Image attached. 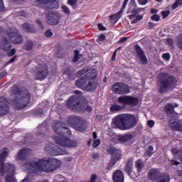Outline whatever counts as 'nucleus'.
<instances>
[{"label": "nucleus", "mask_w": 182, "mask_h": 182, "mask_svg": "<svg viewBox=\"0 0 182 182\" xmlns=\"http://www.w3.org/2000/svg\"><path fill=\"white\" fill-rule=\"evenodd\" d=\"M108 154L112 156L111 160L108 164L109 167H113L120 159H122V151L113 146H110L107 149Z\"/></svg>", "instance_id": "nucleus-10"}, {"label": "nucleus", "mask_w": 182, "mask_h": 182, "mask_svg": "<svg viewBox=\"0 0 182 182\" xmlns=\"http://www.w3.org/2000/svg\"><path fill=\"white\" fill-rule=\"evenodd\" d=\"M123 109H124V107L114 103L110 107L109 110L113 113H116L117 112H120V110H123Z\"/></svg>", "instance_id": "nucleus-33"}, {"label": "nucleus", "mask_w": 182, "mask_h": 182, "mask_svg": "<svg viewBox=\"0 0 182 182\" xmlns=\"http://www.w3.org/2000/svg\"><path fill=\"white\" fill-rule=\"evenodd\" d=\"M166 43L169 46H174V40H173V38H168Z\"/></svg>", "instance_id": "nucleus-52"}, {"label": "nucleus", "mask_w": 182, "mask_h": 182, "mask_svg": "<svg viewBox=\"0 0 182 182\" xmlns=\"http://www.w3.org/2000/svg\"><path fill=\"white\" fill-rule=\"evenodd\" d=\"M37 129L38 130H40V132L37 133V135L41 136V137H45V136L49 133V129L43 124L38 126Z\"/></svg>", "instance_id": "nucleus-28"}, {"label": "nucleus", "mask_w": 182, "mask_h": 182, "mask_svg": "<svg viewBox=\"0 0 182 182\" xmlns=\"http://www.w3.org/2000/svg\"><path fill=\"white\" fill-rule=\"evenodd\" d=\"M117 54V50H114L113 53V55L112 56L111 60H112V61L116 60Z\"/></svg>", "instance_id": "nucleus-61"}, {"label": "nucleus", "mask_w": 182, "mask_h": 182, "mask_svg": "<svg viewBox=\"0 0 182 182\" xmlns=\"http://www.w3.org/2000/svg\"><path fill=\"white\" fill-rule=\"evenodd\" d=\"M6 174H11V175H7L6 176V182H18V181H16L15 179V178L13 176L14 173H6Z\"/></svg>", "instance_id": "nucleus-36"}, {"label": "nucleus", "mask_w": 182, "mask_h": 182, "mask_svg": "<svg viewBox=\"0 0 182 182\" xmlns=\"http://www.w3.org/2000/svg\"><path fill=\"white\" fill-rule=\"evenodd\" d=\"M134 50L136 53L138 59H139L140 64L142 65H147L149 60L147 59V56H146V53H144V50H143V48H141L139 44H136L134 46Z\"/></svg>", "instance_id": "nucleus-16"}, {"label": "nucleus", "mask_w": 182, "mask_h": 182, "mask_svg": "<svg viewBox=\"0 0 182 182\" xmlns=\"http://www.w3.org/2000/svg\"><path fill=\"white\" fill-rule=\"evenodd\" d=\"M123 15V11L120 10L118 12L115 13L114 14H112L109 16V19H110V23H117V22L119 21V19H120V18H122Z\"/></svg>", "instance_id": "nucleus-26"}, {"label": "nucleus", "mask_w": 182, "mask_h": 182, "mask_svg": "<svg viewBox=\"0 0 182 182\" xmlns=\"http://www.w3.org/2000/svg\"><path fill=\"white\" fill-rule=\"evenodd\" d=\"M97 180V175H96V173H92L90 176V182H96Z\"/></svg>", "instance_id": "nucleus-51"}, {"label": "nucleus", "mask_w": 182, "mask_h": 182, "mask_svg": "<svg viewBox=\"0 0 182 182\" xmlns=\"http://www.w3.org/2000/svg\"><path fill=\"white\" fill-rule=\"evenodd\" d=\"M154 154V147L153 146H149L148 149L145 151V155L148 157H151Z\"/></svg>", "instance_id": "nucleus-35"}, {"label": "nucleus", "mask_w": 182, "mask_h": 182, "mask_svg": "<svg viewBox=\"0 0 182 182\" xmlns=\"http://www.w3.org/2000/svg\"><path fill=\"white\" fill-rule=\"evenodd\" d=\"M134 167L136 169V171L139 174L144 171V168H146V163L141 159H138L135 161Z\"/></svg>", "instance_id": "nucleus-23"}, {"label": "nucleus", "mask_w": 182, "mask_h": 182, "mask_svg": "<svg viewBox=\"0 0 182 182\" xmlns=\"http://www.w3.org/2000/svg\"><path fill=\"white\" fill-rule=\"evenodd\" d=\"M44 36H46V38H52V36H53V33L50 29H48L44 32Z\"/></svg>", "instance_id": "nucleus-42"}, {"label": "nucleus", "mask_w": 182, "mask_h": 182, "mask_svg": "<svg viewBox=\"0 0 182 182\" xmlns=\"http://www.w3.org/2000/svg\"><path fill=\"white\" fill-rule=\"evenodd\" d=\"M112 90L115 95H129L130 86L124 82H118L112 86Z\"/></svg>", "instance_id": "nucleus-11"}, {"label": "nucleus", "mask_w": 182, "mask_h": 182, "mask_svg": "<svg viewBox=\"0 0 182 182\" xmlns=\"http://www.w3.org/2000/svg\"><path fill=\"white\" fill-rule=\"evenodd\" d=\"M45 150L48 154H51V156H63L65 154H69L66 149H60L54 144L47 145L45 147Z\"/></svg>", "instance_id": "nucleus-14"}, {"label": "nucleus", "mask_w": 182, "mask_h": 182, "mask_svg": "<svg viewBox=\"0 0 182 182\" xmlns=\"http://www.w3.org/2000/svg\"><path fill=\"white\" fill-rule=\"evenodd\" d=\"M8 73H6V70H4L2 71L1 73H0V79H2V77H4V76H6Z\"/></svg>", "instance_id": "nucleus-62"}, {"label": "nucleus", "mask_w": 182, "mask_h": 182, "mask_svg": "<svg viewBox=\"0 0 182 182\" xmlns=\"http://www.w3.org/2000/svg\"><path fill=\"white\" fill-rule=\"evenodd\" d=\"M11 93L10 102L16 110H22L31 103V92L28 89L22 90L19 85L16 84L11 87Z\"/></svg>", "instance_id": "nucleus-3"}, {"label": "nucleus", "mask_w": 182, "mask_h": 182, "mask_svg": "<svg viewBox=\"0 0 182 182\" xmlns=\"http://www.w3.org/2000/svg\"><path fill=\"white\" fill-rule=\"evenodd\" d=\"M163 59H165L166 60L168 61L170 60V53H166L162 55Z\"/></svg>", "instance_id": "nucleus-53"}, {"label": "nucleus", "mask_w": 182, "mask_h": 182, "mask_svg": "<svg viewBox=\"0 0 182 182\" xmlns=\"http://www.w3.org/2000/svg\"><path fill=\"white\" fill-rule=\"evenodd\" d=\"M147 125L149 127H153L154 126V122L153 120H148Z\"/></svg>", "instance_id": "nucleus-60"}, {"label": "nucleus", "mask_w": 182, "mask_h": 182, "mask_svg": "<svg viewBox=\"0 0 182 182\" xmlns=\"http://www.w3.org/2000/svg\"><path fill=\"white\" fill-rule=\"evenodd\" d=\"M97 82L90 81L88 82V84L86 85L85 90H87V92L96 90V89H97Z\"/></svg>", "instance_id": "nucleus-31"}, {"label": "nucleus", "mask_w": 182, "mask_h": 182, "mask_svg": "<svg viewBox=\"0 0 182 182\" xmlns=\"http://www.w3.org/2000/svg\"><path fill=\"white\" fill-rule=\"evenodd\" d=\"M61 9L63 10V12L66 15H70V10L69 9V7L68 6L63 5L61 6Z\"/></svg>", "instance_id": "nucleus-40"}, {"label": "nucleus", "mask_w": 182, "mask_h": 182, "mask_svg": "<svg viewBox=\"0 0 182 182\" xmlns=\"http://www.w3.org/2000/svg\"><path fill=\"white\" fill-rule=\"evenodd\" d=\"M87 71L85 69L80 70L77 72V76H83V75H86Z\"/></svg>", "instance_id": "nucleus-50"}, {"label": "nucleus", "mask_w": 182, "mask_h": 182, "mask_svg": "<svg viewBox=\"0 0 182 182\" xmlns=\"http://www.w3.org/2000/svg\"><path fill=\"white\" fill-rule=\"evenodd\" d=\"M6 12L5 4H4V0H0V13Z\"/></svg>", "instance_id": "nucleus-41"}, {"label": "nucleus", "mask_w": 182, "mask_h": 182, "mask_svg": "<svg viewBox=\"0 0 182 182\" xmlns=\"http://www.w3.org/2000/svg\"><path fill=\"white\" fill-rule=\"evenodd\" d=\"M46 19L48 25L56 26L60 22V14L58 13V11H50L47 14Z\"/></svg>", "instance_id": "nucleus-15"}, {"label": "nucleus", "mask_w": 182, "mask_h": 182, "mask_svg": "<svg viewBox=\"0 0 182 182\" xmlns=\"http://www.w3.org/2000/svg\"><path fill=\"white\" fill-rule=\"evenodd\" d=\"M87 80H95L97 77V71L96 70H92L90 73L85 75Z\"/></svg>", "instance_id": "nucleus-32"}, {"label": "nucleus", "mask_w": 182, "mask_h": 182, "mask_svg": "<svg viewBox=\"0 0 182 182\" xmlns=\"http://www.w3.org/2000/svg\"><path fill=\"white\" fill-rule=\"evenodd\" d=\"M48 75H49L48 65L45 63H39L35 70L36 80H45Z\"/></svg>", "instance_id": "nucleus-9"}, {"label": "nucleus", "mask_w": 182, "mask_h": 182, "mask_svg": "<svg viewBox=\"0 0 182 182\" xmlns=\"http://www.w3.org/2000/svg\"><path fill=\"white\" fill-rule=\"evenodd\" d=\"M161 15H162L163 19H166V18H167V16H168L170 15V11H168V10L162 11H161Z\"/></svg>", "instance_id": "nucleus-46"}, {"label": "nucleus", "mask_w": 182, "mask_h": 182, "mask_svg": "<svg viewBox=\"0 0 182 182\" xmlns=\"http://www.w3.org/2000/svg\"><path fill=\"white\" fill-rule=\"evenodd\" d=\"M8 156V151H4L0 154V176H5L6 173L14 174L15 173V165L12 164H6L5 160Z\"/></svg>", "instance_id": "nucleus-7"}, {"label": "nucleus", "mask_w": 182, "mask_h": 182, "mask_svg": "<svg viewBox=\"0 0 182 182\" xmlns=\"http://www.w3.org/2000/svg\"><path fill=\"white\" fill-rule=\"evenodd\" d=\"M141 11V9H134L132 11V14H133V16L138 15V14Z\"/></svg>", "instance_id": "nucleus-55"}, {"label": "nucleus", "mask_w": 182, "mask_h": 182, "mask_svg": "<svg viewBox=\"0 0 182 182\" xmlns=\"http://www.w3.org/2000/svg\"><path fill=\"white\" fill-rule=\"evenodd\" d=\"M98 39L101 42H105V41H106V36H105V34H100V36L98 37Z\"/></svg>", "instance_id": "nucleus-57"}, {"label": "nucleus", "mask_w": 182, "mask_h": 182, "mask_svg": "<svg viewBox=\"0 0 182 182\" xmlns=\"http://www.w3.org/2000/svg\"><path fill=\"white\" fill-rule=\"evenodd\" d=\"M134 138V136L132 134H124L118 137V141H120V143H126V141H129V140H132V139Z\"/></svg>", "instance_id": "nucleus-29"}, {"label": "nucleus", "mask_w": 182, "mask_h": 182, "mask_svg": "<svg viewBox=\"0 0 182 182\" xmlns=\"http://www.w3.org/2000/svg\"><path fill=\"white\" fill-rule=\"evenodd\" d=\"M31 150L28 148H23L18 152L16 156L18 160L25 161L29 154H31Z\"/></svg>", "instance_id": "nucleus-21"}, {"label": "nucleus", "mask_w": 182, "mask_h": 182, "mask_svg": "<svg viewBox=\"0 0 182 182\" xmlns=\"http://www.w3.org/2000/svg\"><path fill=\"white\" fill-rule=\"evenodd\" d=\"M151 19L152 21H155L156 22H159L160 21V16L159 14H154L151 17Z\"/></svg>", "instance_id": "nucleus-48"}, {"label": "nucleus", "mask_w": 182, "mask_h": 182, "mask_svg": "<svg viewBox=\"0 0 182 182\" xmlns=\"http://www.w3.org/2000/svg\"><path fill=\"white\" fill-rule=\"evenodd\" d=\"M22 28L23 31H25V32H27L28 33H35V32L36 31V28H35V26L28 23H23Z\"/></svg>", "instance_id": "nucleus-27"}, {"label": "nucleus", "mask_w": 182, "mask_h": 182, "mask_svg": "<svg viewBox=\"0 0 182 182\" xmlns=\"http://www.w3.org/2000/svg\"><path fill=\"white\" fill-rule=\"evenodd\" d=\"M112 180L114 182H124V173L121 170H117L113 173Z\"/></svg>", "instance_id": "nucleus-22"}, {"label": "nucleus", "mask_w": 182, "mask_h": 182, "mask_svg": "<svg viewBox=\"0 0 182 182\" xmlns=\"http://www.w3.org/2000/svg\"><path fill=\"white\" fill-rule=\"evenodd\" d=\"M87 82V78L84 75L75 81V85L77 86L79 89L85 90Z\"/></svg>", "instance_id": "nucleus-24"}, {"label": "nucleus", "mask_w": 182, "mask_h": 182, "mask_svg": "<svg viewBox=\"0 0 182 182\" xmlns=\"http://www.w3.org/2000/svg\"><path fill=\"white\" fill-rule=\"evenodd\" d=\"M1 50L4 52H9L12 49V43L8 41L6 38H3L1 40Z\"/></svg>", "instance_id": "nucleus-25"}, {"label": "nucleus", "mask_w": 182, "mask_h": 182, "mask_svg": "<svg viewBox=\"0 0 182 182\" xmlns=\"http://www.w3.org/2000/svg\"><path fill=\"white\" fill-rule=\"evenodd\" d=\"M18 58V55H14L11 59H10L6 64L5 66H8L9 65H11V63H14L15 60H16V58Z\"/></svg>", "instance_id": "nucleus-47"}, {"label": "nucleus", "mask_w": 182, "mask_h": 182, "mask_svg": "<svg viewBox=\"0 0 182 182\" xmlns=\"http://www.w3.org/2000/svg\"><path fill=\"white\" fill-rule=\"evenodd\" d=\"M23 48L24 50H26V52L32 50V49H33V43L31 41L26 42L23 46Z\"/></svg>", "instance_id": "nucleus-34"}, {"label": "nucleus", "mask_w": 182, "mask_h": 182, "mask_svg": "<svg viewBox=\"0 0 182 182\" xmlns=\"http://www.w3.org/2000/svg\"><path fill=\"white\" fill-rule=\"evenodd\" d=\"M176 41L178 47L182 50V34L178 36Z\"/></svg>", "instance_id": "nucleus-39"}, {"label": "nucleus", "mask_w": 182, "mask_h": 182, "mask_svg": "<svg viewBox=\"0 0 182 182\" xmlns=\"http://www.w3.org/2000/svg\"><path fill=\"white\" fill-rule=\"evenodd\" d=\"M37 2L38 4H43V5H49L48 7H46V11H48V9H59L58 0H37Z\"/></svg>", "instance_id": "nucleus-19"}, {"label": "nucleus", "mask_w": 182, "mask_h": 182, "mask_svg": "<svg viewBox=\"0 0 182 182\" xmlns=\"http://www.w3.org/2000/svg\"><path fill=\"white\" fill-rule=\"evenodd\" d=\"M36 23H38V25H39V26H41V29L43 31V29H45V26H43V24L42 23V21H41L39 18H38L36 21Z\"/></svg>", "instance_id": "nucleus-56"}, {"label": "nucleus", "mask_w": 182, "mask_h": 182, "mask_svg": "<svg viewBox=\"0 0 182 182\" xmlns=\"http://www.w3.org/2000/svg\"><path fill=\"white\" fill-rule=\"evenodd\" d=\"M11 103L5 97H0V117L6 116L9 113Z\"/></svg>", "instance_id": "nucleus-17"}, {"label": "nucleus", "mask_w": 182, "mask_h": 182, "mask_svg": "<svg viewBox=\"0 0 182 182\" xmlns=\"http://www.w3.org/2000/svg\"><path fill=\"white\" fill-rule=\"evenodd\" d=\"M151 14L156 15L159 12V10L157 9H151Z\"/></svg>", "instance_id": "nucleus-63"}, {"label": "nucleus", "mask_w": 182, "mask_h": 182, "mask_svg": "<svg viewBox=\"0 0 182 182\" xmlns=\"http://www.w3.org/2000/svg\"><path fill=\"white\" fill-rule=\"evenodd\" d=\"M62 161L55 158H43L38 161H31L25 164V167L33 174L38 173H52L60 168Z\"/></svg>", "instance_id": "nucleus-1"}, {"label": "nucleus", "mask_w": 182, "mask_h": 182, "mask_svg": "<svg viewBox=\"0 0 182 182\" xmlns=\"http://www.w3.org/2000/svg\"><path fill=\"white\" fill-rule=\"evenodd\" d=\"M171 127L174 132H182V122L176 121L171 123Z\"/></svg>", "instance_id": "nucleus-30"}, {"label": "nucleus", "mask_w": 182, "mask_h": 182, "mask_svg": "<svg viewBox=\"0 0 182 182\" xmlns=\"http://www.w3.org/2000/svg\"><path fill=\"white\" fill-rule=\"evenodd\" d=\"M102 119H103V115H102V114H98V115L96 116L95 120H96L97 122H100V121H102Z\"/></svg>", "instance_id": "nucleus-59"}, {"label": "nucleus", "mask_w": 182, "mask_h": 182, "mask_svg": "<svg viewBox=\"0 0 182 182\" xmlns=\"http://www.w3.org/2000/svg\"><path fill=\"white\" fill-rule=\"evenodd\" d=\"M7 36L14 45H21L23 42V36L21 35V32L16 28H10L7 32Z\"/></svg>", "instance_id": "nucleus-12"}, {"label": "nucleus", "mask_w": 182, "mask_h": 182, "mask_svg": "<svg viewBox=\"0 0 182 182\" xmlns=\"http://www.w3.org/2000/svg\"><path fill=\"white\" fill-rule=\"evenodd\" d=\"M52 128L55 133L59 135L55 138L56 144L61 146V147H67L68 149L77 147V142L69 138L72 136V132L69 127H67L59 121H55L52 125Z\"/></svg>", "instance_id": "nucleus-2"}, {"label": "nucleus", "mask_w": 182, "mask_h": 182, "mask_svg": "<svg viewBox=\"0 0 182 182\" xmlns=\"http://www.w3.org/2000/svg\"><path fill=\"white\" fill-rule=\"evenodd\" d=\"M7 52V56H9V58H12V56H14V55L16 53V50L15 48H13L11 50L10 49V50Z\"/></svg>", "instance_id": "nucleus-44"}, {"label": "nucleus", "mask_w": 182, "mask_h": 182, "mask_svg": "<svg viewBox=\"0 0 182 182\" xmlns=\"http://www.w3.org/2000/svg\"><path fill=\"white\" fill-rule=\"evenodd\" d=\"M100 146V139H95L92 144L94 149H97Z\"/></svg>", "instance_id": "nucleus-43"}, {"label": "nucleus", "mask_w": 182, "mask_h": 182, "mask_svg": "<svg viewBox=\"0 0 182 182\" xmlns=\"http://www.w3.org/2000/svg\"><path fill=\"white\" fill-rule=\"evenodd\" d=\"M178 107V104H175L174 105L171 103H168L164 107V112L166 113L167 116L170 117V119H173L175 116H177L176 111H174V108Z\"/></svg>", "instance_id": "nucleus-20"}, {"label": "nucleus", "mask_w": 182, "mask_h": 182, "mask_svg": "<svg viewBox=\"0 0 182 182\" xmlns=\"http://www.w3.org/2000/svg\"><path fill=\"white\" fill-rule=\"evenodd\" d=\"M99 31H106V27L102 24V23H99L97 24Z\"/></svg>", "instance_id": "nucleus-54"}, {"label": "nucleus", "mask_w": 182, "mask_h": 182, "mask_svg": "<svg viewBox=\"0 0 182 182\" xmlns=\"http://www.w3.org/2000/svg\"><path fill=\"white\" fill-rule=\"evenodd\" d=\"M181 5H182V0H175L174 3L172 4V9H177V8H178V6H180Z\"/></svg>", "instance_id": "nucleus-38"}, {"label": "nucleus", "mask_w": 182, "mask_h": 182, "mask_svg": "<svg viewBox=\"0 0 182 182\" xmlns=\"http://www.w3.org/2000/svg\"><path fill=\"white\" fill-rule=\"evenodd\" d=\"M124 171L131 178L137 177V176H136V172L133 171V160L132 159H128V161L126 162Z\"/></svg>", "instance_id": "nucleus-18"}, {"label": "nucleus", "mask_w": 182, "mask_h": 182, "mask_svg": "<svg viewBox=\"0 0 182 182\" xmlns=\"http://www.w3.org/2000/svg\"><path fill=\"white\" fill-rule=\"evenodd\" d=\"M75 55L74 58L73 59V62L74 63H76V62H79V59H80V58H82V54L79 53V50H75L74 51Z\"/></svg>", "instance_id": "nucleus-37"}, {"label": "nucleus", "mask_w": 182, "mask_h": 182, "mask_svg": "<svg viewBox=\"0 0 182 182\" xmlns=\"http://www.w3.org/2000/svg\"><path fill=\"white\" fill-rule=\"evenodd\" d=\"M113 123L117 129H119V130H130V129L136 127L138 122L137 118L134 115L127 114L115 117Z\"/></svg>", "instance_id": "nucleus-5"}, {"label": "nucleus", "mask_w": 182, "mask_h": 182, "mask_svg": "<svg viewBox=\"0 0 182 182\" xmlns=\"http://www.w3.org/2000/svg\"><path fill=\"white\" fill-rule=\"evenodd\" d=\"M149 2V0H138L139 5H146Z\"/></svg>", "instance_id": "nucleus-58"}, {"label": "nucleus", "mask_w": 182, "mask_h": 182, "mask_svg": "<svg viewBox=\"0 0 182 182\" xmlns=\"http://www.w3.org/2000/svg\"><path fill=\"white\" fill-rule=\"evenodd\" d=\"M141 19H143V16L138 15V16H136V18H134L132 21V23H137V22H139V21H141Z\"/></svg>", "instance_id": "nucleus-45"}, {"label": "nucleus", "mask_w": 182, "mask_h": 182, "mask_svg": "<svg viewBox=\"0 0 182 182\" xmlns=\"http://www.w3.org/2000/svg\"><path fill=\"white\" fill-rule=\"evenodd\" d=\"M66 107L73 112H78V113H92L93 108L87 102L80 103V97L75 95L71 96L67 103Z\"/></svg>", "instance_id": "nucleus-6"}, {"label": "nucleus", "mask_w": 182, "mask_h": 182, "mask_svg": "<svg viewBox=\"0 0 182 182\" xmlns=\"http://www.w3.org/2000/svg\"><path fill=\"white\" fill-rule=\"evenodd\" d=\"M156 86L159 93L164 95V93L176 89V86H177V78L168 73H162L159 75Z\"/></svg>", "instance_id": "nucleus-4"}, {"label": "nucleus", "mask_w": 182, "mask_h": 182, "mask_svg": "<svg viewBox=\"0 0 182 182\" xmlns=\"http://www.w3.org/2000/svg\"><path fill=\"white\" fill-rule=\"evenodd\" d=\"M67 4L70 5V6H75L77 4V0H68Z\"/></svg>", "instance_id": "nucleus-49"}, {"label": "nucleus", "mask_w": 182, "mask_h": 182, "mask_svg": "<svg viewBox=\"0 0 182 182\" xmlns=\"http://www.w3.org/2000/svg\"><path fill=\"white\" fill-rule=\"evenodd\" d=\"M156 26V24L153 22H149V29H153Z\"/></svg>", "instance_id": "nucleus-64"}, {"label": "nucleus", "mask_w": 182, "mask_h": 182, "mask_svg": "<svg viewBox=\"0 0 182 182\" xmlns=\"http://www.w3.org/2000/svg\"><path fill=\"white\" fill-rule=\"evenodd\" d=\"M68 124L77 132H85L86 130V122L80 117L75 115L70 117Z\"/></svg>", "instance_id": "nucleus-8"}, {"label": "nucleus", "mask_w": 182, "mask_h": 182, "mask_svg": "<svg viewBox=\"0 0 182 182\" xmlns=\"http://www.w3.org/2000/svg\"><path fill=\"white\" fill-rule=\"evenodd\" d=\"M117 101L119 105H124V106L134 107L139 105V98L130 95L119 96Z\"/></svg>", "instance_id": "nucleus-13"}]
</instances>
